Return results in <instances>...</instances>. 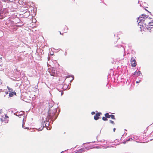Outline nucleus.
Listing matches in <instances>:
<instances>
[{
    "mask_svg": "<svg viewBox=\"0 0 153 153\" xmlns=\"http://www.w3.org/2000/svg\"><path fill=\"white\" fill-rule=\"evenodd\" d=\"M53 106V105L52 104L49 103V109L47 116L44 115L42 117V123H44L45 122V121L47 120V118L48 119H52L54 117V116H56L57 114L58 115H59V111L58 112H57L58 109L57 108H55L52 111L51 108H52Z\"/></svg>",
    "mask_w": 153,
    "mask_h": 153,
    "instance_id": "f257e3e1",
    "label": "nucleus"
},
{
    "mask_svg": "<svg viewBox=\"0 0 153 153\" xmlns=\"http://www.w3.org/2000/svg\"><path fill=\"white\" fill-rule=\"evenodd\" d=\"M58 116V114L57 115H56L55 116H54V117L52 119H48L47 118V120L45 121V123H42V119L41 120H42V126H43L42 128V129H40V128H39L37 129L38 131H41L43 128H44L45 126L46 127V128H47V130H50L51 128L50 127H49L48 128V126H50V124L51 123V121H52V122L51 123L52 124L53 123V122L57 118Z\"/></svg>",
    "mask_w": 153,
    "mask_h": 153,
    "instance_id": "f03ea898",
    "label": "nucleus"
},
{
    "mask_svg": "<svg viewBox=\"0 0 153 153\" xmlns=\"http://www.w3.org/2000/svg\"><path fill=\"white\" fill-rule=\"evenodd\" d=\"M131 65L132 67H134L136 66L137 65V63L134 57H132L131 58Z\"/></svg>",
    "mask_w": 153,
    "mask_h": 153,
    "instance_id": "7ed1b4c3",
    "label": "nucleus"
},
{
    "mask_svg": "<svg viewBox=\"0 0 153 153\" xmlns=\"http://www.w3.org/2000/svg\"><path fill=\"white\" fill-rule=\"evenodd\" d=\"M102 114V113L100 112H99L97 113L94 116V119L95 120H97L99 119L100 117V116Z\"/></svg>",
    "mask_w": 153,
    "mask_h": 153,
    "instance_id": "20e7f679",
    "label": "nucleus"
},
{
    "mask_svg": "<svg viewBox=\"0 0 153 153\" xmlns=\"http://www.w3.org/2000/svg\"><path fill=\"white\" fill-rule=\"evenodd\" d=\"M50 74L51 76H55L56 75V71L54 68H52L50 72Z\"/></svg>",
    "mask_w": 153,
    "mask_h": 153,
    "instance_id": "39448f33",
    "label": "nucleus"
},
{
    "mask_svg": "<svg viewBox=\"0 0 153 153\" xmlns=\"http://www.w3.org/2000/svg\"><path fill=\"white\" fill-rule=\"evenodd\" d=\"M25 113L23 111H21L19 112H16V113H14V114L16 116L19 117H20V116H22L24 115V113Z\"/></svg>",
    "mask_w": 153,
    "mask_h": 153,
    "instance_id": "423d86ee",
    "label": "nucleus"
},
{
    "mask_svg": "<svg viewBox=\"0 0 153 153\" xmlns=\"http://www.w3.org/2000/svg\"><path fill=\"white\" fill-rule=\"evenodd\" d=\"M137 22H138V25H139L140 23H146L145 20H143V19H142L141 18H140V16L137 18Z\"/></svg>",
    "mask_w": 153,
    "mask_h": 153,
    "instance_id": "0eeeda50",
    "label": "nucleus"
},
{
    "mask_svg": "<svg viewBox=\"0 0 153 153\" xmlns=\"http://www.w3.org/2000/svg\"><path fill=\"white\" fill-rule=\"evenodd\" d=\"M142 73L140 71H137V70L134 72L133 75L134 76H140V75H141Z\"/></svg>",
    "mask_w": 153,
    "mask_h": 153,
    "instance_id": "6e6552de",
    "label": "nucleus"
},
{
    "mask_svg": "<svg viewBox=\"0 0 153 153\" xmlns=\"http://www.w3.org/2000/svg\"><path fill=\"white\" fill-rule=\"evenodd\" d=\"M14 95H16V93L15 91H13L10 92L9 93V97H12Z\"/></svg>",
    "mask_w": 153,
    "mask_h": 153,
    "instance_id": "1a4fd4ad",
    "label": "nucleus"
},
{
    "mask_svg": "<svg viewBox=\"0 0 153 153\" xmlns=\"http://www.w3.org/2000/svg\"><path fill=\"white\" fill-rule=\"evenodd\" d=\"M85 151V149L84 148H81L77 150L75 153H81L84 152Z\"/></svg>",
    "mask_w": 153,
    "mask_h": 153,
    "instance_id": "9d476101",
    "label": "nucleus"
},
{
    "mask_svg": "<svg viewBox=\"0 0 153 153\" xmlns=\"http://www.w3.org/2000/svg\"><path fill=\"white\" fill-rule=\"evenodd\" d=\"M0 12L1 13V14L2 16V17H3V18L4 17L5 15V13H4V9H1L0 10Z\"/></svg>",
    "mask_w": 153,
    "mask_h": 153,
    "instance_id": "9b49d317",
    "label": "nucleus"
},
{
    "mask_svg": "<svg viewBox=\"0 0 153 153\" xmlns=\"http://www.w3.org/2000/svg\"><path fill=\"white\" fill-rule=\"evenodd\" d=\"M1 122L4 121L5 123H8V120L6 119V118H1Z\"/></svg>",
    "mask_w": 153,
    "mask_h": 153,
    "instance_id": "f8f14e48",
    "label": "nucleus"
},
{
    "mask_svg": "<svg viewBox=\"0 0 153 153\" xmlns=\"http://www.w3.org/2000/svg\"><path fill=\"white\" fill-rule=\"evenodd\" d=\"M142 17H140L141 18H143V19H144L145 18H148V16H147L146 15L144 14H142L141 15Z\"/></svg>",
    "mask_w": 153,
    "mask_h": 153,
    "instance_id": "ddd939ff",
    "label": "nucleus"
},
{
    "mask_svg": "<svg viewBox=\"0 0 153 153\" xmlns=\"http://www.w3.org/2000/svg\"><path fill=\"white\" fill-rule=\"evenodd\" d=\"M105 116L107 118H109L111 117V115H109L108 113H107L105 114Z\"/></svg>",
    "mask_w": 153,
    "mask_h": 153,
    "instance_id": "4468645a",
    "label": "nucleus"
},
{
    "mask_svg": "<svg viewBox=\"0 0 153 153\" xmlns=\"http://www.w3.org/2000/svg\"><path fill=\"white\" fill-rule=\"evenodd\" d=\"M148 24H146V23H144L143 25H142V27L143 28H146Z\"/></svg>",
    "mask_w": 153,
    "mask_h": 153,
    "instance_id": "2eb2a0df",
    "label": "nucleus"
},
{
    "mask_svg": "<svg viewBox=\"0 0 153 153\" xmlns=\"http://www.w3.org/2000/svg\"><path fill=\"white\" fill-rule=\"evenodd\" d=\"M7 88L8 89V90H9V91H9V92H11V91H14L13 90L12 88H10L9 87V86H7Z\"/></svg>",
    "mask_w": 153,
    "mask_h": 153,
    "instance_id": "dca6fc26",
    "label": "nucleus"
},
{
    "mask_svg": "<svg viewBox=\"0 0 153 153\" xmlns=\"http://www.w3.org/2000/svg\"><path fill=\"white\" fill-rule=\"evenodd\" d=\"M102 120L104 121H106L108 120L107 117H102Z\"/></svg>",
    "mask_w": 153,
    "mask_h": 153,
    "instance_id": "f3484780",
    "label": "nucleus"
},
{
    "mask_svg": "<svg viewBox=\"0 0 153 153\" xmlns=\"http://www.w3.org/2000/svg\"><path fill=\"white\" fill-rule=\"evenodd\" d=\"M111 118L112 119L115 120L116 119L115 117V116L113 114H111Z\"/></svg>",
    "mask_w": 153,
    "mask_h": 153,
    "instance_id": "a211bd4d",
    "label": "nucleus"
},
{
    "mask_svg": "<svg viewBox=\"0 0 153 153\" xmlns=\"http://www.w3.org/2000/svg\"><path fill=\"white\" fill-rule=\"evenodd\" d=\"M148 25H149V26H153V22H149L148 24Z\"/></svg>",
    "mask_w": 153,
    "mask_h": 153,
    "instance_id": "6ab92c4d",
    "label": "nucleus"
},
{
    "mask_svg": "<svg viewBox=\"0 0 153 153\" xmlns=\"http://www.w3.org/2000/svg\"><path fill=\"white\" fill-rule=\"evenodd\" d=\"M149 25H148L147 26V28H146V29H147V30H151V28H152L153 27H149Z\"/></svg>",
    "mask_w": 153,
    "mask_h": 153,
    "instance_id": "aec40b11",
    "label": "nucleus"
},
{
    "mask_svg": "<svg viewBox=\"0 0 153 153\" xmlns=\"http://www.w3.org/2000/svg\"><path fill=\"white\" fill-rule=\"evenodd\" d=\"M71 76L72 77L73 79L70 80V82H72L73 80L74 79V76L73 75H71Z\"/></svg>",
    "mask_w": 153,
    "mask_h": 153,
    "instance_id": "412c9836",
    "label": "nucleus"
},
{
    "mask_svg": "<svg viewBox=\"0 0 153 153\" xmlns=\"http://www.w3.org/2000/svg\"><path fill=\"white\" fill-rule=\"evenodd\" d=\"M109 122L110 123L112 124H113L114 125L115 124L114 122L112 120H109Z\"/></svg>",
    "mask_w": 153,
    "mask_h": 153,
    "instance_id": "4be33fe9",
    "label": "nucleus"
},
{
    "mask_svg": "<svg viewBox=\"0 0 153 153\" xmlns=\"http://www.w3.org/2000/svg\"><path fill=\"white\" fill-rule=\"evenodd\" d=\"M25 122H24V119H23V122H22V128H24V126L25 125Z\"/></svg>",
    "mask_w": 153,
    "mask_h": 153,
    "instance_id": "5701e85b",
    "label": "nucleus"
},
{
    "mask_svg": "<svg viewBox=\"0 0 153 153\" xmlns=\"http://www.w3.org/2000/svg\"><path fill=\"white\" fill-rule=\"evenodd\" d=\"M131 140H133L132 137H131V138H129L128 139H127V140H126V141H130Z\"/></svg>",
    "mask_w": 153,
    "mask_h": 153,
    "instance_id": "b1692460",
    "label": "nucleus"
},
{
    "mask_svg": "<svg viewBox=\"0 0 153 153\" xmlns=\"http://www.w3.org/2000/svg\"><path fill=\"white\" fill-rule=\"evenodd\" d=\"M14 0H8L7 2V3H9L10 2H13Z\"/></svg>",
    "mask_w": 153,
    "mask_h": 153,
    "instance_id": "393cba45",
    "label": "nucleus"
},
{
    "mask_svg": "<svg viewBox=\"0 0 153 153\" xmlns=\"http://www.w3.org/2000/svg\"><path fill=\"white\" fill-rule=\"evenodd\" d=\"M105 141L104 140H101L100 141H98L97 140V142H105Z\"/></svg>",
    "mask_w": 153,
    "mask_h": 153,
    "instance_id": "a878e982",
    "label": "nucleus"
},
{
    "mask_svg": "<svg viewBox=\"0 0 153 153\" xmlns=\"http://www.w3.org/2000/svg\"><path fill=\"white\" fill-rule=\"evenodd\" d=\"M140 82H141V80H139L138 81H136V83H138Z\"/></svg>",
    "mask_w": 153,
    "mask_h": 153,
    "instance_id": "bb28decb",
    "label": "nucleus"
},
{
    "mask_svg": "<svg viewBox=\"0 0 153 153\" xmlns=\"http://www.w3.org/2000/svg\"><path fill=\"white\" fill-rule=\"evenodd\" d=\"M95 114V112L94 111H92L91 113V114L92 115H94Z\"/></svg>",
    "mask_w": 153,
    "mask_h": 153,
    "instance_id": "cd10ccee",
    "label": "nucleus"
},
{
    "mask_svg": "<svg viewBox=\"0 0 153 153\" xmlns=\"http://www.w3.org/2000/svg\"><path fill=\"white\" fill-rule=\"evenodd\" d=\"M5 118H6V119L7 118H8V116H7V114L5 115Z\"/></svg>",
    "mask_w": 153,
    "mask_h": 153,
    "instance_id": "c85d7f7f",
    "label": "nucleus"
},
{
    "mask_svg": "<svg viewBox=\"0 0 153 153\" xmlns=\"http://www.w3.org/2000/svg\"><path fill=\"white\" fill-rule=\"evenodd\" d=\"M143 24H144V23H140L139 25H140L141 27L142 25H143Z\"/></svg>",
    "mask_w": 153,
    "mask_h": 153,
    "instance_id": "c756f323",
    "label": "nucleus"
},
{
    "mask_svg": "<svg viewBox=\"0 0 153 153\" xmlns=\"http://www.w3.org/2000/svg\"><path fill=\"white\" fill-rule=\"evenodd\" d=\"M2 1L4 2H7L8 0H2Z\"/></svg>",
    "mask_w": 153,
    "mask_h": 153,
    "instance_id": "7c9ffc66",
    "label": "nucleus"
},
{
    "mask_svg": "<svg viewBox=\"0 0 153 153\" xmlns=\"http://www.w3.org/2000/svg\"><path fill=\"white\" fill-rule=\"evenodd\" d=\"M65 56H66L67 54V52L66 51H65Z\"/></svg>",
    "mask_w": 153,
    "mask_h": 153,
    "instance_id": "2f4dec72",
    "label": "nucleus"
},
{
    "mask_svg": "<svg viewBox=\"0 0 153 153\" xmlns=\"http://www.w3.org/2000/svg\"><path fill=\"white\" fill-rule=\"evenodd\" d=\"M24 128V129H29V128H27V127H26L25 126H24V128Z\"/></svg>",
    "mask_w": 153,
    "mask_h": 153,
    "instance_id": "473e14b6",
    "label": "nucleus"
},
{
    "mask_svg": "<svg viewBox=\"0 0 153 153\" xmlns=\"http://www.w3.org/2000/svg\"><path fill=\"white\" fill-rule=\"evenodd\" d=\"M91 143V142H88V143H83V145H84L85 144H89L90 143Z\"/></svg>",
    "mask_w": 153,
    "mask_h": 153,
    "instance_id": "72a5a7b5",
    "label": "nucleus"
},
{
    "mask_svg": "<svg viewBox=\"0 0 153 153\" xmlns=\"http://www.w3.org/2000/svg\"><path fill=\"white\" fill-rule=\"evenodd\" d=\"M29 130L31 131H32L33 130L34 131V129H32L31 128H30Z\"/></svg>",
    "mask_w": 153,
    "mask_h": 153,
    "instance_id": "f704fd0d",
    "label": "nucleus"
},
{
    "mask_svg": "<svg viewBox=\"0 0 153 153\" xmlns=\"http://www.w3.org/2000/svg\"><path fill=\"white\" fill-rule=\"evenodd\" d=\"M2 113V110L1 109L0 110V113L1 114Z\"/></svg>",
    "mask_w": 153,
    "mask_h": 153,
    "instance_id": "c9c22d12",
    "label": "nucleus"
},
{
    "mask_svg": "<svg viewBox=\"0 0 153 153\" xmlns=\"http://www.w3.org/2000/svg\"><path fill=\"white\" fill-rule=\"evenodd\" d=\"M9 92L8 91H5V94H8V92Z\"/></svg>",
    "mask_w": 153,
    "mask_h": 153,
    "instance_id": "e433bc0d",
    "label": "nucleus"
},
{
    "mask_svg": "<svg viewBox=\"0 0 153 153\" xmlns=\"http://www.w3.org/2000/svg\"><path fill=\"white\" fill-rule=\"evenodd\" d=\"M94 148H97V149H99L100 148L98 146H96V147H94Z\"/></svg>",
    "mask_w": 153,
    "mask_h": 153,
    "instance_id": "4c0bfd02",
    "label": "nucleus"
},
{
    "mask_svg": "<svg viewBox=\"0 0 153 153\" xmlns=\"http://www.w3.org/2000/svg\"><path fill=\"white\" fill-rule=\"evenodd\" d=\"M115 130H116V128H113V131H114V132L115 131Z\"/></svg>",
    "mask_w": 153,
    "mask_h": 153,
    "instance_id": "58836bf2",
    "label": "nucleus"
},
{
    "mask_svg": "<svg viewBox=\"0 0 153 153\" xmlns=\"http://www.w3.org/2000/svg\"><path fill=\"white\" fill-rule=\"evenodd\" d=\"M61 86L62 87V88H63V90L64 89L63 88V85H61Z\"/></svg>",
    "mask_w": 153,
    "mask_h": 153,
    "instance_id": "ea45409f",
    "label": "nucleus"
},
{
    "mask_svg": "<svg viewBox=\"0 0 153 153\" xmlns=\"http://www.w3.org/2000/svg\"><path fill=\"white\" fill-rule=\"evenodd\" d=\"M122 47V45H119L118 46V48H120V47Z\"/></svg>",
    "mask_w": 153,
    "mask_h": 153,
    "instance_id": "a19ab883",
    "label": "nucleus"
},
{
    "mask_svg": "<svg viewBox=\"0 0 153 153\" xmlns=\"http://www.w3.org/2000/svg\"><path fill=\"white\" fill-rule=\"evenodd\" d=\"M63 93H64L63 91H62L61 92V96H62L63 94Z\"/></svg>",
    "mask_w": 153,
    "mask_h": 153,
    "instance_id": "79ce46f5",
    "label": "nucleus"
},
{
    "mask_svg": "<svg viewBox=\"0 0 153 153\" xmlns=\"http://www.w3.org/2000/svg\"><path fill=\"white\" fill-rule=\"evenodd\" d=\"M2 60V57H0V61H1Z\"/></svg>",
    "mask_w": 153,
    "mask_h": 153,
    "instance_id": "37998d69",
    "label": "nucleus"
},
{
    "mask_svg": "<svg viewBox=\"0 0 153 153\" xmlns=\"http://www.w3.org/2000/svg\"><path fill=\"white\" fill-rule=\"evenodd\" d=\"M59 33H60V34H61V35H63V33H61L60 31H59Z\"/></svg>",
    "mask_w": 153,
    "mask_h": 153,
    "instance_id": "c03bdc74",
    "label": "nucleus"
},
{
    "mask_svg": "<svg viewBox=\"0 0 153 153\" xmlns=\"http://www.w3.org/2000/svg\"><path fill=\"white\" fill-rule=\"evenodd\" d=\"M50 55H51V56H53V55H54V53H51L50 54Z\"/></svg>",
    "mask_w": 153,
    "mask_h": 153,
    "instance_id": "a18cd8bd",
    "label": "nucleus"
},
{
    "mask_svg": "<svg viewBox=\"0 0 153 153\" xmlns=\"http://www.w3.org/2000/svg\"><path fill=\"white\" fill-rule=\"evenodd\" d=\"M95 142H96V141H92V142H91V143H95Z\"/></svg>",
    "mask_w": 153,
    "mask_h": 153,
    "instance_id": "49530a36",
    "label": "nucleus"
},
{
    "mask_svg": "<svg viewBox=\"0 0 153 153\" xmlns=\"http://www.w3.org/2000/svg\"><path fill=\"white\" fill-rule=\"evenodd\" d=\"M140 27V28L141 29L140 30H141V31H142V27Z\"/></svg>",
    "mask_w": 153,
    "mask_h": 153,
    "instance_id": "de8ad7c7",
    "label": "nucleus"
},
{
    "mask_svg": "<svg viewBox=\"0 0 153 153\" xmlns=\"http://www.w3.org/2000/svg\"><path fill=\"white\" fill-rule=\"evenodd\" d=\"M131 137L132 138L133 140V139H134V137Z\"/></svg>",
    "mask_w": 153,
    "mask_h": 153,
    "instance_id": "09e8293b",
    "label": "nucleus"
},
{
    "mask_svg": "<svg viewBox=\"0 0 153 153\" xmlns=\"http://www.w3.org/2000/svg\"><path fill=\"white\" fill-rule=\"evenodd\" d=\"M123 143L124 144H125L126 143V141H125Z\"/></svg>",
    "mask_w": 153,
    "mask_h": 153,
    "instance_id": "8fccbe9b",
    "label": "nucleus"
},
{
    "mask_svg": "<svg viewBox=\"0 0 153 153\" xmlns=\"http://www.w3.org/2000/svg\"><path fill=\"white\" fill-rule=\"evenodd\" d=\"M48 60H49V57H48Z\"/></svg>",
    "mask_w": 153,
    "mask_h": 153,
    "instance_id": "3c124183",
    "label": "nucleus"
},
{
    "mask_svg": "<svg viewBox=\"0 0 153 153\" xmlns=\"http://www.w3.org/2000/svg\"><path fill=\"white\" fill-rule=\"evenodd\" d=\"M86 149H88L87 148H86Z\"/></svg>",
    "mask_w": 153,
    "mask_h": 153,
    "instance_id": "603ef678",
    "label": "nucleus"
},
{
    "mask_svg": "<svg viewBox=\"0 0 153 153\" xmlns=\"http://www.w3.org/2000/svg\"><path fill=\"white\" fill-rule=\"evenodd\" d=\"M114 36L115 37V34L114 35Z\"/></svg>",
    "mask_w": 153,
    "mask_h": 153,
    "instance_id": "864d4df0",
    "label": "nucleus"
},
{
    "mask_svg": "<svg viewBox=\"0 0 153 153\" xmlns=\"http://www.w3.org/2000/svg\"><path fill=\"white\" fill-rule=\"evenodd\" d=\"M149 12V13L150 14L151 13H150V12Z\"/></svg>",
    "mask_w": 153,
    "mask_h": 153,
    "instance_id": "5fc2aeb1",
    "label": "nucleus"
},
{
    "mask_svg": "<svg viewBox=\"0 0 153 153\" xmlns=\"http://www.w3.org/2000/svg\"><path fill=\"white\" fill-rule=\"evenodd\" d=\"M5 95L4 96V97H5Z\"/></svg>",
    "mask_w": 153,
    "mask_h": 153,
    "instance_id": "6e6d98bb",
    "label": "nucleus"
},
{
    "mask_svg": "<svg viewBox=\"0 0 153 153\" xmlns=\"http://www.w3.org/2000/svg\"><path fill=\"white\" fill-rule=\"evenodd\" d=\"M42 126H41V128H42Z\"/></svg>",
    "mask_w": 153,
    "mask_h": 153,
    "instance_id": "4d7b16f0",
    "label": "nucleus"
},
{
    "mask_svg": "<svg viewBox=\"0 0 153 153\" xmlns=\"http://www.w3.org/2000/svg\"><path fill=\"white\" fill-rule=\"evenodd\" d=\"M42 126H41V128H42Z\"/></svg>",
    "mask_w": 153,
    "mask_h": 153,
    "instance_id": "13d9d810",
    "label": "nucleus"
},
{
    "mask_svg": "<svg viewBox=\"0 0 153 153\" xmlns=\"http://www.w3.org/2000/svg\"><path fill=\"white\" fill-rule=\"evenodd\" d=\"M125 131H126V129H125Z\"/></svg>",
    "mask_w": 153,
    "mask_h": 153,
    "instance_id": "bf43d9fd",
    "label": "nucleus"
},
{
    "mask_svg": "<svg viewBox=\"0 0 153 153\" xmlns=\"http://www.w3.org/2000/svg\"><path fill=\"white\" fill-rule=\"evenodd\" d=\"M61 152V153H62V152Z\"/></svg>",
    "mask_w": 153,
    "mask_h": 153,
    "instance_id": "052dcab7",
    "label": "nucleus"
},
{
    "mask_svg": "<svg viewBox=\"0 0 153 153\" xmlns=\"http://www.w3.org/2000/svg\"><path fill=\"white\" fill-rule=\"evenodd\" d=\"M152 22H153V20H152Z\"/></svg>",
    "mask_w": 153,
    "mask_h": 153,
    "instance_id": "680f3d73",
    "label": "nucleus"
}]
</instances>
